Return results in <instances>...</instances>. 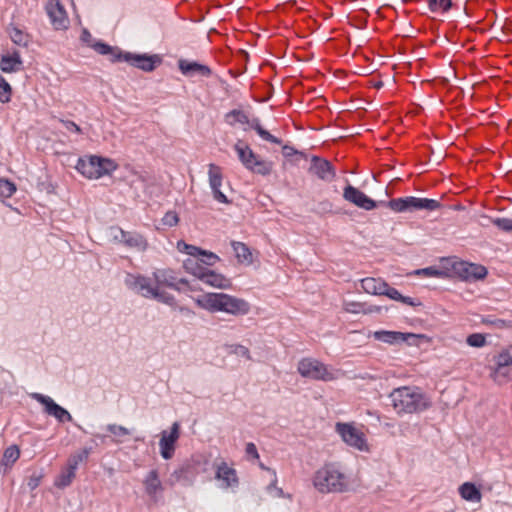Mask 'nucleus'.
Here are the masks:
<instances>
[{
  "label": "nucleus",
  "instance_id": "1",
  "mask_svg": "<svg viewBox=\"0 0 512 512\" xmlns=\"http://www.w3.org/2000/svg\"><path fill=\"white\" fill-rule=\"evenodd\" d=\"M153 286L148 280L141 278L138 285L145 297H152L165 303H170L173 299L171 291L185 292L192 289V285L188 280L176 278L174 273L169 269H160L154 273Z\"/></svg>",
  "mask_w": 512,
  "mask_h": 512
},
{
  "label": "nucleus",
  "instance_id": "2",
  "mask_svg": "<svg viewBox=\"0 0 512 512\" xmlns=\"http://www.w3.org/2000/svg\"><path fill=\"white\" fill-rule=\"evenodd\" d=\"M393 409L398 414L418 413L431 406L429 397L417 387L403 386L390 393Z\"/></svg>",
  "mask_w": 512,
  "mask_h": 512
},
{
  "label": "nucleus",
  "instance_id": "3",
  "mask_svg": "<svg viewBox=\"0 0 512 512\" xmlns=\"http://www.w3.org/2000/svg\"><path fill=\"white\" fill-rule=\"evenodd\" d=\"M196 304L209 312H221L233 316L249 312V304L244 299L226 293H207L195 298Z\"/></svg>",
  "mask_w": 512,
  "mask_h": 512
},
{
  "label": "nucleus",
  "instance_id": "4",
  "mask_svg": "<svg viewBox=\"0 0 512 512\" xmlns=\"http://www.w3.org/2000/svg\"><path fill=\"white\" fill-rule=\"evenodd\" d=\"M176 248L178 252L187 256L182 262L184 270L198 279L207 270V266H211L219 261V257L216 254L189 245L182 240L176 243Z\"/></svg>",
  "mask_w": 512,
  "mask_h": 512
},
{
  "label": "nucleus",
  "instance_id": "5",
  "mask_svg": "<svg viewBox=\"0 0 512 512\" xmlns=\"http://www.w3.org/2000/svg\"><path fill=\"white\" fill-rule=\"evenodd\" d=\"M313 485L322 493L343 492L350 487V481L339 465L328 463L316 471Z\"/></svg>",
  "mask_w": 512,
  "mask_h": 512
},
{
  "label": "nucleus",
  "instance_id": "6",
  "mask_svg": "<svg viewBox=\"0 0 512 512\" xmlns=\"http://www.w3.org/2000/svg\"><path fill=\"white\" fill-rule=\"evenodd\" d=\"M75 169L88 180L111 176L117 169L115 160L98 155H86L78 159Z\"/></svg>",
  "mask_w": 512,
  "mask_h": 512
},
{
  "label": "nucleus",
  "instance_id": "7",
  "mask_svg": "<svg viewBox=\"0 0 512 512\" xmlns=\"http://www.w3.org/2000/svg\"><path fill=\"white\" fill-rule=\"evenodd\" d=\"M362 290L369 295L387 296L391 300L402 302L408 306H417L418 303L410 297L403 296L398 290L388 285L381 278L367 277L360 281Z\"/></svg>",
  "mask_w": 512,
  "mask_h": 512
},
{
  "label": "nucleus",
  "instance_id": "8",
  "mask_svg": "<svg viewBox=\"0 0 512 512\" xmlns=\"http://www.w3.org/2000/svg\"><path fill=\"white\" fill-rule=\"evenodd\" d=\"M298 372L305 378L333 381L337 378L335 371L313 358H304L298 364Z\"/></svg>",
  "mask_w": 512,
  "mask_h": 512
},
{
  "label": "nucleus",
  "instance_id": "9",
  "mask_svg": "<svg viewBox=\"0 0 512 512\" xmlns=\"http://www.w3.org/2000/svg\"><path fill=\"white\" fill-rule=\"evenodd\" d=\"M235 149L241 163L248 170L261 175H268L271 173L273 167L272 163L259 158L249 146L244 145L243 143H238L236 144Z\"/></svg>",
  "mask_w": 512,
  "mask_h": 512
},
{
  "label": "nucleus",
  "instance_id": "10",
  "mask_svg": "<svg viewBox=\"0 0 512 512\" xmlns=\"http://www.w3.org/2000/svg\"><path fill=\"white\" fill-rule=\"evenodd\" d=\"M450 277H458L464 280H478L487 274L485 267L468 263L457 258H449Z\"/></svg>",
  "mask_w": 512,
  "mask_h": 512
},
{
  "label": "nucleus",
  "instance_id": "11",
  "mask_svg": "<svg viewBox=\"0 0 512 512\" xmlns=\"http://www.w3.org/2000/svg\"><path fill=\"white\" fill-rule=\"evenodd\" d=\"M336 430L347 445L360 451L368 450L364 434L354 425L350 423H337Z\"/></svg>",
  "mask_w": 512,
  "mask_h": 512
},
{
  "label": "nucleus",
  "instance_id": "12",
  "mask_svg": "<svg viewBox=\"0 0 512 512\" xmlns=\"http://www.w3.org/2000/svg\"><path fill=\"white\" fill-rule=\"evenodd\" d=\"M117 58L147 72L154 70L161 63L158 55L125 53L118 55Z\"/></svg>",
  "mask_w": 512,
  "mask_h": 512
},
{
  "label": "nucleus",
  "instance_id": "13",
  "mask_svg": "<svg viewBox=\"0 0 512 512\" xmlns=\"http://www.w3.org/2000/svg\"><path fill=\"white\" fill-rule=\"evenodd\" d=\"M343 198L347 202L364 210H372L377 206L373 199L369 198L364 192L352 185H346L344 187Z\"/></svg>",
  "mask_w": 512,
  "mask_h": 512
},
{
  "label": "nucleus",
  "instance_id": "14",
  "mask_svg": "<svg viewBox=\"0 0 512 512\" xmlns=\"http://www.w3.org/2000/svg\"><path fill=\"white\" fill-rule=\"evenodd\" d=\"M208 178L214 199L221 204H231V200L229 199V197L221 190L222 173L218 166L214 164L209 165Z\"/></svg>",
  "mask_w": 512,
  "mask_h": 512
},
{
  "label": "nucleus",
  "instance_id": "15",
  "mask_svg": "<svg viewBox=\"0 0 512 512\" xmlns=\"http://www.w3.org/2000/svg\"><path fill=\"white\" fill-rule=\"evenodd\" d=\"M373 337L375 340L394 345L402 342H406L409 339L417 338L426 340L427 337L423 334H414V333H403L399 331H388V330H379L373 333Z\"/></svg>",
  "mask_w": 512,
  "mask_h": 512
},
{
  "label": "nucleus",
  "instance_id": "16",
  "mask_svg": "<svg viewBox=\"0 0 512 512\" xmlns=\"http://www.w3.org/2000/svg\"><path fill=\"white\" fill-rule=\"evenodd\" d=\"M47 13L56 29H65L69 20L67 13L59 0H49L46 6Z\"/></svg>",
  "mask_w": 512,
  "mask_h": 512
},
{
  "label": "nucleus",
  "instance_id": "17",
  "mask_svg": "<svg viewBox=\"0 0 512 512\" xmlns=\"http://www.w3.org/2000/svg\"><path fill=\"white\" fill-rule=\"evenodd\" d=\"M179 438V425L178 423H174L171 431H164L160 440V449L161 455L164 459H169L172 457L174 452V445Z\"/></svg>",
  "mask_w": 512,
  "mask_h": 512
},
{
  "label": "nucleus",
  "instance_id": "18",
  "mask_svg": "<svg viewBox=\"0 0 512 512\" xmlns=\"http://www.w3.org/2000/svg\"><path fill=\"white\" fill-rule=\"evenodd\" d=\"M199 279L216 289H229L231 287V282L225 275L212 270L207 269Z\"/></svg>",
  "mask_w": 512,
  "mask_h": 512
},
{
  "label": "nucleus",
  "instance_id": "19",
  "mask_svg": "<svg viewBox=\"0 0 512 512\" xmlns=\"http://www.w3.org/2000/svg\"><path fill=\"white\" fill-rule=\"evenodd\" d=\"M36 399L41 402L48 414L54 416L59 421L71 420L70 414L58 404H56L51 398L37 395Z\"/></svg>",
  "mask_w": 512,
  "mask_h": 512
},
{
  "label": "nucleus",
  "instance_id": "20",
  "mask_svg": "<svg viewBox=\"0 0 512 512\" xmlns=\"http://www.w3.org/2000/svg\"><path fill=\"white\" fill-rule=\"evenodd\" d=\"M490 378L496 385H504L512 381V370L494 362V366L490 370Z\"/></svg>",
  "mask_w": 512,
  "mask_h": 512
},
{
  "label": "nucleus",
  "instance_id": "21",
  "mask_svg": "<svg viewBox=\"0 0 512 512\" xmlns=\"http://www.w3.org/2000/svg\"><path fill=\"white\" fill-rule=\"evenodd\" d=\"M343 309L350 314H370L381 311V307H369L365 303L353 299L345 300Z\"/></svg>",
  "mask_w": 512,
  "mask_h": 512
},
{
  "label": "nucleus",
  "instance_id": "22",
  "mask_svg": "<svg viewBox=\"0 0 512 512\" xmlns=\"http://www.w3.org/2000/svg\"><path fill=\"white\" fill-rule=\"evenodd\" d=\"M449 258L442 259L437 267H429L425 269H419L415 272L417 275H425L429 277H450Z\"/></svg>",
  "mask_w": 512,
  "mask_h": 512
},
{
  "label": "nucleus",
  "instance_id": "23",
  "mask_svg": "<svg viewBox=\"0 0 512 512\" xmlns=\"http://www.w3.org/2000/svg\"><path fill=\"white\" fill-rule=\"evenodd\" d=\"M21 64V57L18 53H6L1 58L0 68L5 73H12L18 71Z\"/></svg>",
  "mask_w": 512,
  "mask_h": 512
},
{
  "label": "nucleus",
  "instance_id": "24",
  "mask_svg": "<svg viewBox=\"0 0 512 512\" xmlns=\"http://www.w3.org/2000/svg\"><path fill=\"white\" fill-rule=\"evenodd\" d=\"M388 207L394 212H404L417 208V197L393 199L388 202Z\"/></svg>",
  "mask_w": 512,
  "mask_h": 512
},
{
  "label": "nucleus",
  "instance_id": "25",
  "mask_svg": "<svg viewBox=\"0 0 512 512\" xmlns=\"http://www.w3.org/2000/svg\"><path fill=\"white\" fill-rule=\"evenodd\" d=\"M216 478L219 481H222V485L224 487H230L237 483V476L235 470L230 468L226 464H221L218 466Z\"/></svg>",
  "mask_w": 512,
  "mask_h": 512
},
{
  "label": "nucleus",
  "instance_id": "26",
  "mask_svg": "<svg viewBox=\"0 0 512 512\" xmlns=\"http://www.w3.org/2000/svg\"><path fill=\"white\" fill-rule=\"evenodd\" d=\"M232 248L238 263L250 265L253 262V254L245 244L241 242H233Z\"/></svg>",
  "mask_w": 512,
  "mask_h": 512
},
{
  "label": "nucleus",
  "instance_id": "27",
  "mask_svg": "<svg viewBox=\"0 0 512 512\" xmlns=\"http://www.w3.org/2000/svg\"><path fill=\"white\" fill-rule=\"evenodd\" d=\"M459 493L465 501L469 502H480L482 498L480 490L470 482L462 484Z\"/></svg>",
  "mask_w": 512,
  "mask_h": 512
},
{
  "label": "nucleus",
  "instance_id": "28",
  "mask_svg": "<svg viewBox=\"0 0 512 512\" xmlns=\"http://www.w3.org/2000/svg\"><path fill=\"white\" fill-rule=\"evenodd\" d=\"M315 174L321 179L328 180L334 177V172L329 162L325 160H316L313 166Z\"/></svg>",
  "mask_w": 512,
  "mask_h": 512
},
{
  "label": "nucleus",
  "instance_id": "29",
  "mask_svg": "<svg viewBox=\"0 0 512 512\" xmlns=\"http://www.w3.org/2000/svg\"><path fill=\"white\" fill-rule=\"evenodd\" d=\"M179 67H180V70L184 74H190V73H195V72H198L201 74L209 73V69L206 66L198 64L196 62H189L186 60H181L179 62Z\"/></svg>",
  "mask_w": 512,
  "mask_h": 512
},
{
  "label": "nucleus",
  "instance_id": "30",
  "mask_svg": "<svg viewBox=\"0 0 512 512\" xmlns=\"http://www.w3.org/2000/svg\"><path fill=\"white\" fill-rule=\"evenodd\" d=\"M227 122L232 126H239L243 130H247L249 127V121L247 116L240 111H233L227 115Z\"/></svg>",
  "mask_w": 512,
  "mask_h": 512
},
{
  "label": "nucleus",
  "instance_id": "31",
  "mask_svg": "<svg viewBox=\"0 0 512 512\" xmlns=\"http://www.w3.org/2000/svg\"><path fill=\"white\" fill-rule=\"evenodd\" d=\"M428 7L433 13H446L452 7V0H427Z\"/></svg>",
  "mask_w": 512,
  "mask_h": 512
},
{
  "label": "nucleus",
  "instance_id": "32",
  "mask_svg": "<svg viewBox=\"0 0 512 512\" xmlns=\"http://www.w3.org/2000/svg\"><path fill=\"white\" fill-rule=\"evenodd\" d=\"M19 456V447L17 445H11L4 451L2 462L6 466H11L18 460Z\"/></svg>",
  "mask_w": 512,
  "mask_h": 512
},
{
  "label": "nucleus",
  "instance_id": "33",
  "mask_svg": "<svg viewBox=\"0 0 512 512\" xmlns=\"http://www.w3.org/2000/svg\"><path fill=\"white\" fill-rule=\"evenodd\" d=\"M466 343L470 347L481 348L486 345V335L482 333H473L467 336Z\"/></svg>",
  "mask_w": 512,
  "mask_h": 512
},
{
  "label": "nucleus",
  "instance_id": "34",
  "mask_svg": "<svg viewBox=\"0 0 512 512\" xmlns=\"http://www.w3.org/2000/svg\"><path fill=\"white\" fill-rule=\"evenodd\" d=\"M146 490L149 494H156L160 490V480L154 472H151L145 480Z\"/></svg>",
  "mask_w": 512,
  "mask_h": 512
},
{
  "label": "nucleus",
  "instance_id": "35",
  "mask_svg": "<svg viewBox=\"0 0 512 512\" xmlns=\"http://www.w3.org/2000/svg\"><path fill=\"white\" fill-rule=\"evenodd\" d=\"M12 88L10 84L0 75V102L7 103L10 101Z\"/></svg>",
  "mask_w": 512,
  "mask_h": 512
},
{
  "label": "nucleus",
  "instance_id": "36",
  "mask_svg": "<svg viewBox=\"0 0 512 512\" xmlns=\"http://www.w3.org/2000/svg\"><path fill=\"white\" fill-rule=\"evenodd\" d=\"M495 363L503 365V366H510L512 365V354L510 352L509 347H506L505 349L501 350L494 359Z\"/></svg>",
  "mask_w": 512,
  "mask_h": 512
},
{
  "label": "nucleus",
  "instance_id": "37",
  "mask_svg": "<svg viewBox=\"0 0 512 512\" xmlns=\"http://www.w3.org/2000/svg\"><path fill=\"white\" fill-rule=\"evenodd\" d=\"M440 203L434 199L427 198H417V208L416 209H424V210H436L440 208Z\"/></svg>",
  "mask_w": 512,
  "mask_h": 512
},
{
  "label": "nucleus",
  "instance_id": "38",
  "mask_svg": "<svg viewBox=\"0 0 512 512\" xmlns=\"http://www.w3.org/2000/svg\"><path fill=\"white\" fill-rule=\"evenodd\" d=\"M16 191L14 183L0 179V197L8 198L11 197Z\"/></svg>",
  "mask_w": 512,
  "mask_h": 512
},
{
  "label": "nucleus",
  "instance_id": "39",
  "mask_svg": "<svg viewBox=\"0 0 512 512\" xmlns=\"http://www.w3.org/2000/svg\"><path fill=\"white\" fill-rule=\"evenodd\" d=\"M494 224L504 231H512V219L497 218L494 220Z\"/></svg>",
  "mask_w": 512,
  "mask_h": 512
},
{
  "label": "nucleus",
  "instance_id": "40",
  "mask_svg": "<svg viewBox=\"0 0 512 512\" xmlns=\"http://www.w3.org/2000/svg\"><path fill=\"white\" fill-rule=\"evenodd\" d=\"M254 128L257 131V133L259 134V136L262 137L263 139L273 142V143H279V140L277 138L272 136L268 131L264 130L259 125H255Z\"/></svg>",
  "mask_w": 512,
  "mask_h": 512
},
{
  "label": "nucleus",
  "instance_id": "41",
  "mask_svg": "<svg viewBox=\"0 0 512 512\" xmlns=\"http://www.w3.org/2000/svg\"><path fill=\"white\" fill-rule=\"evenodd\" d=\"M11 39L16 44H25L26 43V35H24L20 30L18 29H12L10 32Z\"/></svg>",
  "mask_w": 512,
  "mask_h": 512
},
{
  "label": "nucleus",
  "instance_id": "42",
  "mask_svg": "<svg viewBox=\"0 0 512 512\" xmlns=\"http://www.w3.org/2000/svg\"><path fill=\"white\" fill-rule=\"evenodd\" d=\"M163 220L166 225L173 226L178 223V216L174 212H169L165 215Z\"/></svg>",
  "mask_w": 512,
  "mask_h": 512
},
{
  "label": "nucleus",
  "instance_id": "43",
  "mask_svg": "<svg viewBox=\"0 0 512 512\" xmlns=\"http://www.w3.org/2000/svg\"><path fill=\"white\" fill-rule=\"evenodd\" d=\"M232 352L238 356L244 357L246 359L249 358L248 349L244 346H235L232 350Z\"/></svg>",
  "mask_w": 512,
  "mask_h": 512
},
{
  "label": "nucleus",
  "instance_id": "44",
  "mask_svg": "<svg viewBox=\"0 0 512 512\" xmlns=\"http://www.w3.org/2000/svg\"><path fill=\"white\" fill-rule=\"evenodd\" d=\"M95 49L101 53V54H108L109 52H111L112 48L109 47L108 45L106 44H103V43H98L95 45Z\"/></svg>",
  "mask_w": 512,
  "mask_h": 512
},
{
  "label": "nucleus",
  "instance_id": "45",
  "mask_svg": "<svg viewBox=\"0 0 512 512\" xmlns=\"http://www.w3.org/2000/svg\"><path fill=\"white\" fill-rule=\"evenodd\" d=\"M246 452H247V454H248L249 456H251L252 458H255V459H256V458H258L257 449H256V447H255V445H254V444H252V443L247 444V446H246Z\"/></svg>",
  "mask_w": 512,
  "mask_h": 512
},
{
  "label": "nucleus",
  "instance_id": "46",
  "mask_svg": "<svg viewBox=\"0 0 512 512\" xmlns=\"http://www.w3.org/2000/svg\"><path fill=\"white\" fill-rule=\"evenodd\" d=\"M129 244L130 245H136L139 248H145L146 245H147L146 241L141 236H139L136 239H134L133 242H132V240H129Z\"/></svg>",
  "mask_w": 512,
  "mask_h": 512
},
{
  "label": "nucleus",
  "instance_id": "47",
  "mask_svg": "<svg viewBox=\"0 0 512 512\" xmlns=\"http://www.w3.org/2000/svg\"><path fill=\"white\" fill-rule=\"evenodd\" d=\"M283 149H284L285 154H286L287 156H289V155H292V154L296 153V151H295L293 148H290V147H287V146H284V148H283Z\"/></svg>",
  "mask_w": 512,
  "mask_h": 512
},
{
  "label": "nucleus",
  "instance_id": "48",
  "mask_svg": "<svg viewBox=\"0 0 512 512\" xmlns=\"http://www.w3.org/2000/svg\"><path fill=\"white\" fill-rule=\"evenodd\" d=\"M372 85H373V87L380 89L384 86V83H383V81L379 80V81L373 82Z\"/></svg>",
  "mask_w": 512,
  "mask_h": 512
},
{
  "label": "nucleus",
  "instance_id": "49",
  "mask_svg": "<svg viewBox=\"0 0 512 512\" xmlns=\"http://www.w3.org/2000/svg\"><path fill=\"white\" fill-rule=\"evenodd\" d=\"M394 82H395V78H394V77H392V78H390V79L388 80V83H389V84H392V83H394Z\"/></svg>",
  "mask_w": 512,
  "mask_h": 512
}]
</instances>
